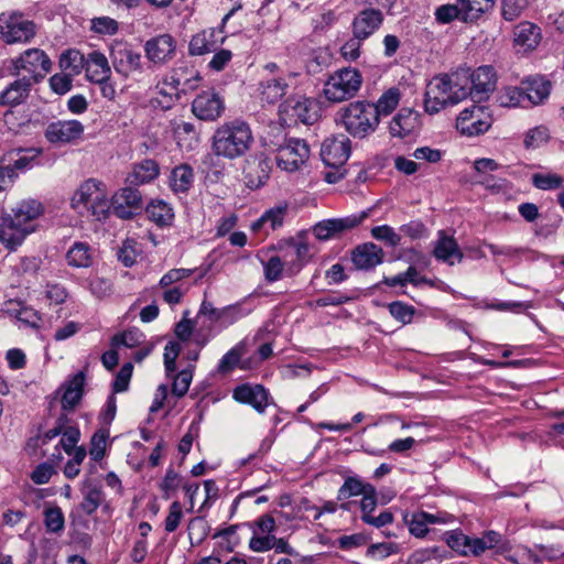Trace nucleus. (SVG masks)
<instances>
[{
	"label": "nucleus",
	"instance_id": "1",
	"mask_svg": "<svg viewBox=\"0 0 564 564\" xmlns=\"http://www.w3.org/2000/svg\"><path fill=\"white\" fill-rule=\"evenodd\" d=\"M43 206L35 199L19 202L11 213L0 215V242L10 250H15L22 245L34 227L31 223L41 216Z\"/></svg>",
	"mask_w": 564,
	"mask_h": 564
},
{
	"label": "nucleus",
	"instance_id": "2",
	"mask_svg": "<svg viewBox=\"0 0 564 564\" xmlns=\"http://www.w3.org/2000/svg\"><path fill=\"white\" fill-rule=\"evenodd\" d=\"M250 126L240 119L224 122L214 131L212 137L213 153L226 160L243 156L253 144Z\"/></svg>",
	"mask_w": 564,
	"mask_h": 564
},
{
	"label": "nucleus",
	"instance_id": "3",
	"mask_svg": "<svg viewBox=\"0 0 564 564\" xmlns=\"http://www.w3.org/2000/svg\"><path fill=\"white\" fill-rule=\"evenodd\" d=\"M468 78L465 74L440 75L426 85L424 95L425 111L437 113L447 106H454L468 97Z\"/></svg>",
	"mask_w": 564,
	"mask_h": 564
},
{
	"label": "nucleus",
	"instance_id": "4",
	"mask_svg": "<svg viewBox=\"0 0 564 564\" xmlns=\"http://www.w3.org/2000/svg\"><path fill=\"white\" fill-rule=\"evenodd\" d=\"M70 205L82 216H91L96 220L108 217L111 205L104 184L89 178L74 193Z\"/></svg>",
	"mask_w": 564,
	"mask_h": 564
},
{
	"label": "nucleus",
	"instance_id": "5",
	"mask_svg": "<svg viewBox=\"0 0 564 564\" xmlns=\"http://www.w3.org/2000/svg\"><path fill=\"white\" fill-rule=\"evenodd\" d=\"M336 122L354 138L364 139L379 126L373 105L367 101H352L336 113Z\"/></svg>",
	"mask_w": 564,
	"mask_h": 564
},
{
	"label": "nucleus",
	"instance_id": "6",
	"mask_svg": "<svg viewBox=\"0 0 564 564\" xmlns=\"http://www.w3.org/2000/svg\"><path fill=\"white\" fill-rule=\"evenodd\" d=\"M52 62L40 48H28L20 56L10 59V75L30 79L37 84L51 72Z\"/></svg>",
	"mask_w": 564,
	"mask_h": 564
},
{
	"label": "nucleus",
	"instance_id": "7",
	"mask_svg": "<svg viewBox=\"0 0 564 564\" xmlns=\"http://www.w3.org/2000/svg\"><path fill=\"white\" fill-rule=\"evenodd\" d=\"M362 78L355 68H343L329 76L324 85V95L327 100L340 102L352 98L360 89Z\"/></svg>",
	"mask_w": 564,
	"mask_h": 564
},
{
	"label": "nucleus",
	"instance_id": "8",
	"mask_svg": "<svg viewBox=\"0 0 564 564\" xmlns=\"http://www.w3.org/2000/svg\"><path fill=\"white\" fill-rule=\"evenodd\" d=\"M394 3L395 0H366L367 8L361 10L352 21V35L364 41L371 36L383 22L381 9L390 10Z\"/></svg>",
	"mask_w": 564,
	"mask_h": 564
},
{
	"label": "nucleus",
	"instance_id": "9",
	"mask_svg": "<svg viewBox=\"0 0 564 564\" xmlns=\"http://www.w3.org/2000/svg\"><path fill=\"white\" fill-rule=\"evenodd\" d=\"M310 147L304 139L286 138L276 148V165L286 172L300 170L310 158Z\"/></svg>",
	"mask_w": 564,
	"mask_h": 564
},
{
	"label": "nucleus",
	"instance_id": "10",
	"mask_svg": "<svg viewBox=\"0 0 564 564\" xmlns=\"http://www.w3.org/2000/svg\"><path fill=\"white\" fill-rule=\"evenodd\" d=\"M240 9V6L232 8L221 20V28L219 29H206L192 36L188 45L191 55H204L210 52H215L218 46L224 43L226 36L223 34V28L227 21L231 18L236 10Z\"/></svg>",
	"mask_w": 564,
	"mask_h": 564
},
{
	"label": "nucleus",
	"instance_id": "11",
	"mask_svg": "<svg viewBox=\"0 0 564 564\" xmlns=\"http://www.w3.org/2000/svg\"><path fill=\"white\" fill-rule=\"evenodd\" d=\"M113 214L121 219H131L143 208V198L134 185H128L117 192L110 202Z\"/></svg>",
	"mask_w": 564,
	"mask_h": 564
},
{
	"label": "nucleus",
	"instance_id": "12",
	"mask_svg": "<svg viewBox=\"0 0 564 564\" xmlns=\"http://www.w3.org/2000/svg\"><path fill=\"white\" fill-rule=\"evenodd\" d=\"M457 74H465L468 78V96L474 100L486 99L489 93L496 87V73L492 66H480L471 74L468 70H459Z\"/></svg>",
	"mask_w": 564,
	"mask_h": 564
},
{
	"label": "nucleus",
	"instance_id": "13",
	"mask_svg": "<svg viewBox=\"0 0 564 564\" xmlns=\"http://www.w3.org/2000/svg\"><path fill=\"white\" fill-rule=\"evenodd\" d=\"M350 151V140L347 135H332L322 143L321 158L325 165L340 169L349 159Z\"/></svg>",
	"mask_w": 564,
	"mask_h": 564
},
{
	"label": "nucleus",
	"instance_id": "14",
	"mask_svg": "<svg viewBox=\"0 0 564 564\" xmlns=\"http://www.w3.org/2000/svg\"><path fill=\"white\" fill-rule=\"evenodd\" d=\"M279 109L285 121L289 119L290 121L311 124L317 118L315 102L303 96L286 99L280 105Z\"/></svg>",
	"mask_w": 564,
	"mask_h": 564
},
{
	"label": "nucleus",
	"instance_id": "15",
	"mask_svg": "<svg viewBox=\"0 0 564 564\" xmlns=\"http://www.w3.org/2000/svg\"><path fill=\"white\" fill-rule=\"evenodd\" d=\"M369 216L368 212L358 215H350L344 218L326 219L313 227V234L318 240H329L344 231L350 230L360 225Z\"/></svg>",
	"mask_w": 564,
	"mask_h": 564
},
{
	"label": "nucleus",
	"instance_id": "16",
	"mask_svg": "<svg viewBox=\"0 0 564 564\" xmlns=\"http://www.w3.org/2000/svg\"><path fill=\"white\" fill-rule=\"evenodd\" d=\"M192 111L200 120L215 121L225 111V100L215 89L204 90L193 100Z\"/></svg>",
	"mask_w": 564,
	"mask_h": 564
},
{
	"label": "nucleus",
	"instance_id": "17",
	"mask_svg": "<svg viewBox=\"0 0 564 564\" xmlns=\"http://www.w3.org/2000/svg\"><path fill=\"white\" fill-rule=\"evenodd\" d=\"M492 118L481 107L473 106L464 109L456 119V128L460 133L471 137L486 132Z\"/></svg>",
	"mask_w": 564,
	"mask_h": 564
},
{
	"label": "nucleus",
	"instance_id": "18",
	"mask_svg": "<svg viewBox=\"0 0 564 564\" xmlns=\"http://www.w3.org/2000/svg\"><path fill=\"white\" fill-rule=\"evenodd\" d=\"M110 58L117 73L129 76L141 69V54L131 45L122 41H116L110 47Z\"/></svg>",
	"mask_w": 564,
	"mask_h": 564
},
{
	"label": "nucleus",
	"instance_id": "19",
	"mask_svg": "<svg viewBox=\"0 0 564 564\" xmlns=\"http://www.w3.org/2000/svg\"><path fill=\"white\" fill-rule=\"evenodd\" d=\"M84 130L78 120H57L47 124L44 137L52 144L63 145L79 140Z\"/></svg>",
	"mask_w": 564,
	"mask_h": 564
},
{
	"label": "nucleus",
	"instance_id": "20",
	"mask_svg": "<svg viewBox=\"0 0 564 564\" xmlns=\"http://www.w3.org/2000/svg\"><path fill=\"white\" fill-rule=\"evenodd\" d=\"M4 43H29L36 34V25L20 13L6 14Z\"/></svg>",
	"mask_w": 564,
	"mask_h": 564
},
{
	"label": "nucleus",
	"instance_id": "21",
	"mask_svg": "<svg viewBox=\"0 0 564 564\" xmlns=\"http://www.w3.org/2000/svg\"><path fill=\"white\" fill-rule=\"evenodd\" d=\"M271 164L269 158L259 152L245 160L242 174L246 185L249 188H259L270 176Z\"/></svg>",
	"mask_w": 564,
	"mask_h": 564
},
{
	"label": "nucleus",
	"instance_id": "22",
	"mask_svg": "<svg viewBox=\"0 0 564 564\" xmlns=\"http://www.w3.org/2000/svg\"><path fill=\"white\" fill-rule=\"evenodd\" d=\"M145 55L154 64L163 65L176 53V42L170 34H161L145 42Z\"/></svg>",
	"mask_w": 564,
	"mask_h": 564
},
{
	"label": "nucleus",
	"instance_id": "23",
	"mask_svg": "<svg viewBox=\"0 0 564 564\" xmlns=\"http://www.w3.org/2000/svg\"><path fill=\"white\" fill-rule=\"evenodd\" d=\"M17 77L0 93V106L11 109L25 104L29 99L34 84L30 83V79Z\"/></svg>",
	"mask_w": 564,
	"mask_h": 564
},
{
	"label": "nucleus",
	"instance_id": "24",
	"mask_svg": "<svg viewBox=\"0 0 564 564\" xmlns=\"http://www.w3.org/2000/svg\"><path fill=\"white\" fill-rule=\"evenodd\" d=\"M384 252L373 242L357 246L351 252V261L358 270H370L382 263Z\"/></svg>",
	"mask_w": 564,
	"mask_h": 564
},
{
	"label": "nucleus",
	"instance_id": "25",
	"mask_svg": "<svg viewBox=\"0 0 564 564\" xmlns=\"http://www.w3.org/2000/svg\"><path fill=\"white\" fill-rule=\"evenodd\" d=\"M437 240L434 243V257L449 265L459 263L464 259V253L453 236L446 235L444 230L438 231Z\"/></svg>",
	"mask_w": 564,
	"mask_h": 564
},
{
	"label": "nucleus",
	"instance_id": "26",
	"mask_svg": "<svg viewBox=\"0 0 564 564\" xmlns=\"http://www.w3.org/2000/svg\"><path fill=\"white\" fill-rule=\"evenodd\" d=\"M520 86L530 106L544 102L551 91V82L540 75L525 77L520 82Z\"/></svg>",
	"mask_w": 564,
	"mask_h": 564
},
{
	"label": "nucleus",
	"instance_id": "27",
	"mask_svg": "<svg viewBox=\"0 0 564 564\" xmlns=\"http://www.w3.org/2000/svg\"><path fill=\"white\" fill-rule=\"evenodd\" d=\"M236 401L250 404L259 413L264 412L268 405V392L260 386L241 384L238 386L232 393Z\"/></svg>",
	"mask_w": 564,
	"mask_h": 564
},
{
	"label": "nucleus",
	"instance_id": "28",
	"mask_svg": "<svg viewBox=\"0 0 564 564\" xmlns=\"http://www.w3.org/2000/svg\"><path fill=\"white\" fill-rule=\"evenodd\" d=\"M542 40L541 29L529 21H522L514 26L513 43L523 51L535 50Z\"/></svg>",
	"mask_w": 564,
	"mask_h": 564
},
{
	"label": "nucleus",
	"instance_id": "29",
	"mask_svg": "<svg viewBox=\"0 0 564 564\" xmlns=\"http://www.w3.org/2000/svg\"><path fill=\"white\" fill-rule=\"evenodd\" d=\"M86 76L90 82L104 83L109 80L111 69L105 54L93 51L86 56L85 62Z\"/></svg>",
	"mask_w": 564,
	"mask_h": 564
},
{
	"label": "nucleus",
	"instance_id": "30",
	"mask_svg": "<svg viewBox=\"0 0 564 564\" xmlns=\"http://www.w3.org/2000/svg\"><path fill=\"white\" fill-rule=\"evenodd\" d=\"M417 128V116L410 109H401L390 121L389 132L393 138H406Z\"/></svg>",
	"mask_w": 564,
	"mask_h": 564
},
{
	"label": "nucleus",
	"instance_id": "31",
	"mask_svg": "<svg viewBox=\"0 0 564 564\" xmlns=\"http://www.w3.org/2000/svg\"><path fill=\"white\" fill-rule=\"evenodd\" d=\"M159 172V164L154 160H143L133 165L132 171L126 177V184L140 186L150 183L158 177Z\"/></svg>",
	"mask_w": 564,
	"mask_h": 564
},
{
	"label": "nucleus",
	"instance_id": "32",
	"mask_svg": "<svg viewBox=\"0 0 564 564\" xmlns=\"http://www.w3.org/2000/svg\"><path fill=\"white\" fill-rule=\"evenodd\" d=\"M85 373L79 371L64 384V393L61 399L64 410H73L82 400L84 393Z\"/></svg>",
	"mask_w": 564,
	"mask_h": 564
},
{
	"label": "nucleus",
	"instance_id": "33",
	"mask_svg": "<svg viewBox=\"0 0 564 564\" xmlns=\"http://www.w3.org/2000/svg\"><path fill=\"white\" fill-rule=\"evenodd\" d=\"M80 491L84 498L79 507L85 514L91 516L104 500L101 488L91 478L87 477L83 480Z\"/></svg>",
	"mask_w": 564,
	"mask_h": 564
},
{
	"label": "nucleus",
	"instance_id": "34",
	"mask_svg": "<svg viewBox=\"0 0 564 564\" xmlns=\"http://www.w3.org/2000/svg\"><path fill=\"white\" fill-rule=\"evenodd\" d=\"M149 218L160 227L171 226L174 220V212L164 200H153L147 206Z\"/></svg>",
	"mask_w": 564,
	"mask_h": 564
},
{
	"label": "nucleus",
	"instance_id": "35",
	"mask_svg": "<svg viewBox=\"0 0 564 564\" xmlns=\"http://www.w3.org/2000/svg\"><path fill=\"white\" fill-rule=\"evenodd\" d=\"M66 261L73 268H88L93 263L90 246L87 242H75L66 253Z\"/></svg>",
	"mask_w": 564,
	"mask_h": 564
},
{
	"label": "nucleus",
	"instance_id": "36",
	"mask_svg": "<svg viewBox=\"0 0 564 564\" xmlns=\"http://www.w3.org/2000/svg\"><path fill=\"white\" fill-rule=\"evenodd\" d=\"M286 88L288 84L281 78L261 82L259 85L261 100L268 104H275L285 95Z\"/></svg>",
	"mask_w": 564,
	"mask_h": 564
},
{
	"label": "nucleus",
	"instance_id": "37",
	"mask_svg": "<svg viewBox=\"0 0 564 564\" xmlns=\"http://www.w3.org/2000/svg\"><path fill=\"white\" fill-rule=\"evenodd\" d=\"M193 178V169L187 164H181L171 172L170 186L175 193H185L191 188Z\"/></svg>",
	"mask_w": 564,
	"mask_h": 564
},
{
	"label": "nucleus",
	"instance_id": "38",
	"mask_svg": "<svg viewBox=\"0 0 564 564\" xmlns=\"http://www.w3.org/2000/svg\"><path fill=\"white\" fill-rule=\"evenodd\" d=\"M400 90L395 87H391L379 97L376 104H372L379 123L382 116L387 117L393 112L400 102Z\"/></svg>",
	"mask_w": 564,
	"mask_h": 564
},
{
	"label": "nucleus",
	"instance_id": "39",
	"mask_svg": "<svg viewBox=\"0 0 564 564\" xmlns=\"http://www.w3.org/2000/svg\"><path fill=\"white\" fill-rule=\"evenodd\" d=\"M42 260L36 256L18 257L11 265L12 274L18 278L35 276L40 270Z\"/></svg>",
	"mask_w": 564,
	"mask_h": 564
},
{
	"label": "nucleus",
	"instance_id": "40",
	"mask_svg": "<svg viewBox=\"0 0 564 564\" xmlns=\"http://www.w3.org/2000/svg\"><path fill=\"white\" fill-rule=\"evenodd\" d=\"M86 56L77 50H67L61 55L59 67L70 76L82 73L85 68Z\"/></svg>",
	"mask_w": 564,
	"mask_h": 564
},
{
	"label": "nucleus",
	"instance_id": "41",
	"mask_svg": "<svg viewBox=\"0 0 564 564\" xmlns=\"http://www.w3.org/2000/svg\"><path fill=\"white\" fill-rule=\"evenodd\" d=\"M499 105L502 107H530L521 86L506 87L498 96Z\"/></svg>",
	"mask_w": 564,
	"mask_h": 564
},
{
	"label": "nucleus",
	"instance_id": "42",
	"mask_svg": "<svg viewBox=\"0 0 564 564\" xmlns=\"http://www.w3.org/2000/svg\"><path fill=\"white\" fill-rule=\"evenodd\" d=\"M447 545L460 555H473V540L460 531H451L445 535Z\"/></svg>",
	"mask_w": 564,
	"mask_h": 564
},
{
	"label": "nucleus",
	"instance_id": "43",
	"mask_svg": "<svg viewBox=\"0 0 564 564\" xmlns=\"http://www.w3.org/2000/svg\"><path fill=\"white\" fill-rule=\"evenodd\" d=\"M44 525L47 532L58 534L64 531L65 518L57 506L46 507L43 512Z\"/></svg>",
	"mask_w": 564,
	"mask_h": 564
},
{
	"label": "nucleus",
	"instance_id": "44",
	"mask_svg": "<svg viewBox=\"0 0 564 564\" xmlns=\"http://www.w3.org/2000/svg\"><path fill=\"white\" fill-rule=\"evenodd\" d=\"M534 187L541 191L560 188L564 182L563 177L555 173H535L531 177Z\"/></svg>",
	"mask_w": 564,
	"mask_h": 564
},
{
	"label": "nucleus",
	"instance_id": "45",
	"mask_svg": "<svg viewBox=\"0 0 564 564\" xmlns=\"http://www.w3.org/2000/svg\"><path fill=\"white\" fill-rule=\"evenodd\" d=\"M369 484H364L360 479L348 477L338 490V500H345L354 496L365 495Z\"/></svg>",
	"mask_w": 564,
	"mask_h": 564
},
{
	"label": "nucleus",
	"instance_id": "46",
	"mask_svg": "<svg viewBox=\"0 0 564 564\" xmlns=\"http://www.w3.org/2000/svg\"><path fill=\"white\" fill-rule=\"evenodd\" d=\"M530 0H502L501 14L506 21L517 20L528 8Z\"/></svg>",
	"mask_w": 564,
	"mask_h": 564
},
{
	"label": "nucleus",
	"instance_id": "47",
	"mask_svg": "<svg viewBox=\"0 0 564 564\" xmlns=\"http://www.w3.org/2000/svg\"><path fill=\"white\" fill-rule=\"evenodd\" d=\"M90 30L100 35H113L119 30V23L110 17H97L90 20Z\"/></svg>",
	"mask_w": 564,
	"mask_h": 564
},
{
	"label": "nucleus",
	"instance_id": "48",
	"mask_svg": "<svg viewBox=\"0 0 564 564\" xmlns=\"http://www.w3.org/2000/svg\"><path fill=\"white\" fill-rule=\"evenodd\" d=\"M501 541V535L495 531H488L482 538H474L473 555L478 556L486 550L497 546Z\"/></svg>",
	"mask_w": 564,
	"mask_h": 564
},
{
	"label": "nucleus",
	"instance_id": "49",
	"mask_svg": "<svg viewBox=\"0 0 564 564\" xmlns=\"http://www.w3.org/2000/svg\"><path fill=\"white\" fill-rule=\"evenodd\" d=\"M143 340L144 336L141 332L138 329H129L121 334L115 335L111 340V345L115 347L122 345L128 348H133L139 346Z\"/></svg>",
	"mask_w": 564,
	"mask_h": 564
},
{
	"label": "nucleus",
	"instance_id": "50",
	"mask_svg": "<svg viewBox=\"0 0 564 564\" xmlns=\"http://www.w3.org/2000/svg\"><path fill=\"white\" fill-rule=\"evenodd\" d=\"M389 312L391 316H393L397 321L402 324H410L415 314V308L411 305H408L401 301L392 302L388 305Z\"/></svg>",
	"mask_w": 564,
	"mask_h": 564
},
{
	"label": "nucleus",
	"instance_id": "51",
	"mask_svg": "<svg viewBox=\"0 0 564 564\" xmlns=\"http://www.w3.org/2000/svg\"><path fill=\"white\" fill-rule=\"evenodd\" d=\"M371 236L380 241L386 242L390 247H397L401 242V236L388 225H381L371 229Z\"/></svg>",
	"mask_w": 564,
	"mask_h": 564
},
{
	"label": "nucleus",
	"instance_id": "52",
	"mask_svg": "<svg viewBox=\"0 0 564 564\" xmlns=\"http://www.w3.org/2000/svg\"><path fill=\"white\" fill-rule=\"evenodd\" d=\"M462 11L458 3H447L440 6L435 10L436 21L442 24L451 23L454 20H460Z\"/></svg>",
	"mask_w": 564,
	"mask_h": 564
},
{
	"label": "nucleus",
	"instance_id": "53",
	"mask_svg": "<svg viewBox=\"0 0 564 564\" xmlns=\"http://www.w3.org/2000/svg\"><path fill=\"white\" fill-rule=\"evenodd\" d=\"M285 207H276L265 212L261 218L253 225V228L257 229L264 224H270V228L272 230L280 227L283 223V218L285 215Z\"/></svg>",
	"mask_w": 564,
	"mask_h": 564
},
{
	"label": "nucleus",
	"instance_id": "54",
	"mask_svg": "<svg viewBox=\"0 0 564 564\" xmlns=\"http://www.w3.org/2000/svg\"><path fill=\"white\" fill-rule=\"evenodd\" d=\"M193 379V372L191 369H183L180 371L172 383V393L177 397H184L189 388Z\"/></svg>",
	"mask_w": 564,
	"mask_h": 564
},
{
	"label": "nucleus",
	"instance_id": "55",
	"mask_svg": "<svg viewBox=\"0 0 564 564\" xmlns=\"http://www.w3.org/2000/svg\"><path fill=\"white\" fill-rule=\"evenodd\" d=\"M183 519V509L180 501H174L169 508V514L164 521V529L166 532H174Z\"/></svg>",
	"mask_w": 564,
	"mask_h": 564
},
{
	"label": "nucleus",
	"instance_id": "56",
	"mask_svg": "<svg viewBox=\"0 0 564 564\" xmlns=\"http://www.w3.org/2000/svg\"><path fill=\"white\" fill-rule=\"evenodd\" d=\"M377 507V491L372 485H368L366 494L360 501L361 520L368 519Z\"/></svg>",
	"mask_w": 564,
	"mask_h": 564
},
{
	"label": "nucleus",
	"instance_id": "57",
	"mask_svg": "<svg viewBox=\"0 0 564 564\" xmlns=\"http://www.w3.org/2000/svg\"><path fill=\"white\" fill-rule=\"evenodd\" d=\"M62 438L59 441L66 454L70 455L79 441L80 432L75 426H66L63 429Z\"/></svg>",
	"mask_w": 564,
	"mask_h": 564
},
{
	"label": "nucleus",
	"instance_id": "58",
	"mask_svg": "<svg viewBox=\"0 0 564 564\" xmlns=\"http://www.w3.org/2000/svg\"><path fill=\"white\" fill-rule=\"evenodd\" d=\"M549 139V131L544 127H536L529 130L524 137L525 148H538L544 144Z\"/></svg>",
	"mask_w": 564,
	"mask_h": 564
},
{
	"label": "nucleus",
	"instance_id": "59",
	"mask_svg": "<svg viewBox=\"0 0 564 564\" xmlns=\"http://www.w3.org/2000/svg\"><path fill=\"white\" fill-rule=\"evenodd\" d=\"M241 355V350L238 347H234L229 351H227L218 364V372H230L240 361Z\"/></svg>",
	"mask_w": 564,
	"mask_h": 564
},
{
	"label": "nucleus",
	"instance_id": "60",
	"mask_svg": "<svg viewBox=\"0 0 564 564\" xmlns=\"http://www.w3.org/2000/svg\"><path fill=\"white\" fill-rule=\"evenodd\" d=\"M106 444H107V435L102 432H97L93 435L90 441V451L89 455L95 460H100L106 451Z\"/></svg>",
	"mask_w": 564,
	"mask_h": 564
},
{
	"label": "nucleus",
	"instance_id": "61",
	"mask_svg": "<svg viewBox=\"0 0 564 564\" xmlns=\"http://www.w3.org/2000/svg\"><path fill=\"white\" fill-rule=\"evenodd\" d=\"M427 512H416L412 514L409 521V530L411 534L422 538L427 533Z\"/></svg>",
	"mask_w": 564,
	"mask_h": 564
},
{
	"label": "nucleus",
	"instance_id": "62",
	"mask_svg": "<svg viewBox=\"0 0 564 564\" xmlns=\"http://www.w3.org/2000/svg\"><path fill=\"white\" fill-rule=\"evenodd\" d=\"M181 484L180 475L173 469L169 468L165 473V476L160 485L163 490V497L169 499L171 497V492L175 491Z\"/></svg>",
	"mask_w": 564,
	"mask_h": 564
},
{
	"label": "nucleus",
	"instance_id": "63",
	"mask_svg": "<svg viewBox=\"0 0 564 564\" xmlns=\"http://www.w3.org/2000/svg\"><path fill=\"white\" fill-rule=\"evenodd\" d=\"M283 271V262L278 257H271L264 264V275L269 282H274L281 279Z\"/></svg>",
	"mask_w": 564,
	"mask_h": 564
},
{
	"label": "nucleus",
	"instance_id": "64",
	"mask_svg": "<svg viewBox=\"0 0 564 564\" xmlns=\"http://www.w3.org/2000/svg\"><path fill=\"white\" fill-rule=\"evenodd\" d=\"M72 77L68 74H55L50 78L52 90L58 95H64L72 89Z\"/></svg>",
	"mask_w": 564,
	"mask_h": 564
}]
</instances>
